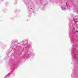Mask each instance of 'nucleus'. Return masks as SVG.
Here are the masks:
<instances>
[{
    "label": "nucleus",
    "instance_id": "obj_3",
    "mask_svg": "<svg viewBox=\"0 0 78 78\" xmlns=\"http://www.w3.org/2000/svg\"><path fill=\"white\" fill-rule=\"evenodd\" d=\"M68 6H69L68 5H67V8H68Z\"/></svg>",
    "mask_w": 78,
    "mask_h": 78
},
{
    "label": "nucleus",
    "instance_id": "obj_4",
    "mask_svg": "<svg viewBox=\"0 0 78 78\" xmlns=\"http://www.w3.org/2000/svg\"><path fill=\"white\" fill-rule=\"evenodd\" d=\"M64 9H66V8H64Z\"/></svg>",
    "mask_w": 78,
    "mask_h": 78
},
{
    "label": "nucleus",
    "instance_id": "obj_2",
    "mask_svg": "<svg viewBox=\"0 0 78 78\" xmlns=\"http://www.w3.org/2000/svg\"><path fill=\"white\" fill-rule=\"evenodd\" d=\"M75 27L73 28V30H75Z\"/></svg>",
    "mask_w": 78,
    "mask_h": 78
},
{
    "label": "nucleus",
    "instance_id": "obj_1",
    "mask_svg": "<svg viewBox=\"0 0 78 78\" xmlns=\"http://www.w3.org/2000/svg\"><path fill=\"white\" fill-rule=\"evenodd\" d=\"M76 33H78V31L77 30H76Z\"/></svg>",
    "mask_w": 78,
    "mask_h": 78
}]
</instances>
